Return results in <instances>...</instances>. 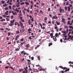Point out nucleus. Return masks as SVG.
I'll list each match as a JSON object with an SVG mask.
<instances>
[{
	"label": "nucleus",
	"instance_id": "64",
	"mask_svg": "<svg viewBox=\"0 0 73 73\" xmlns=\"http://www.w3.org/2000/svg\"><path fill=\"white\" fill-rule=\"evenodd\" d=\"M64 27H65V28H66V29L68 28V26H65Z\"/></svg>",
	"mask_w": 73,
	"mask_h": 73
},
{
	"label": "nucleus",
	"instance_id": "40",
	"mask_svg": "<svg viewBox=\"0 0 73 73\" xmlns=\"http://www.w3.org/2000/svg\"><path fill=\"white\" fill-rule=\"evenodd\" d=\"M23 45V42H22L20 44V46H22Z\"/></svg>",
	"mask_w": 73,
	"mask_h": 73
},
{
	"label": "nucleus",
	"instance_id": "58",
	"mask_svg": "<svg viewBox=\"0 0 73 73\" xmlns=\"http://www.w3.org/2000/svg\"><path fill=\"white\" fill-rule=\"evenodd\" d=\"M6 39L7 40H9V38H8V36H7L6 38Z\"/></svg>",
	"mask_w": 73,
	"mask_h": 73
},
{
	"label": "nucleus",
	"instance_id": "55",
	"mask_svg": "<svg viewBox=\"0 0 73 73\" xmlns=\"http://www.w3.org/2000/svg\"><path fill=\"white\" fill-rule=\"evenodd\" d=\"M24 38H21V41H24Z\"/></svg>",
	"mask_w": 73,
	"mask_h": 73
},
{
	"label": "nucleus",
	"instance_id": "27",
	"mask_svg": "<svg viewBox=\"0 0 73 73\" xmlns=\"http://www.w3.org/2000/svg\"><path fill=\"white\" fill-rule=\"evenodd\" d=\"M16 34H19L20 33V32L19 31H16Z\"/></svg>",
	"mask_w": 73,
	"mask_h": 73
},
{
	"label": "nucleus",
	"instance_id": "17",
	"mask_svg": "<svg viewBox=\"0 0 73 73\" xmlns=\"http://www.w3.org/2000/svg\"><path fill=\"white\" fill-rule=\"evenodd\" d=\"M25 47H26V48H29L30 46L29 44H27L25 45Z\"/></svg>",
	"mask_w": 73,
	"mask_h": 73
},
{
	"label": "nucleus",
	"instance_id": "43",
	"mask_svg": "<svg viewBox=\"0 0 73 73\" xmlns=\"http://www.w3.org/2000/svg\"><path fill=\"white\" fill-rule=\"evenodd\" d=\"M23 14H24V15H25V11H24V10H23Z\"/></svg>",
	"mask_w": 73,
	"mask_h": 73
},
{
	"label": "nucleus",
	"instance_id": "37",
	"mask_svg": "<svg viewBox=\"0 0 73 73\" xmlns=\"http://www.w3.org/2000/svg\"><path fill=\"white\" fill-rule=\"evenodd\" d=\"M6 29L7 30V31H10V29H8V28H6Z\"/></svg>",
	"mask_w": 73,
	"mask_h": 73
},
{
	"label": "nucleus",
	"instance_id": "22",
	"mask_svg": "<svg viewBox=\"0 0 73 73\" xmlns=\"http://www.w3.org/2000/svg\"><path fill=\"white\" fill-rule=\"evenodd\" d=\"M53 45V44L52 43H49L48 44V46H50V45Z\"/></svg>",
	"mask_w": 73,
	"mask_h": 73
},
{
	"label": "nucleus",
	"instance_id": "56",
	"mask_svg": "<svg viewBox=\"0 0 73 73\" xmlns=\"http://www.w3.org/2000/svg\"><path fill=\"white\" fill-rule=\"evenodd\" d=\"M31 59L32 60H33L34 59V57H31Z\"/></svg>",
	"mask_w": 73,
	"mask_h": 73
},
{
	"label": "nucleus",
	"instance_id": "25",
	"mask_svg": "<svg viewBox=\"0 0 73 73\" xmlns=\"http://www.w3.org/2000/svg\"><path fill=\"white\" fill-rule=\"evenodd\" d=\"M6 21H9L10 20V19L9 18H6Z\"/></svg>",
	"mask_w": 73,
	"mask_h": 73
},
{
	"label": "nucleus",
	"instance_id": "42",
	"mask_svg": "<svg viewBox=\"0 0 73 73\" xmlns=\"http://www.w3.org/2000/svg\"><path fill=\"white\" fill-rule=\"evenodd\" d=\"M38 60H40V57L39 56H38Z\"/></svg>",
	"mask_w": 73,
	"mask_h": 73
},
{
	"label": "nucleus",
	"instance_id": "4",
	"mask_svg": "<svg viewBox=\"0 0 73 73\" xmlns=\"http://www.w3.org/2000/svg\"><path fill=\"white\" fill-rule=\"evenodd\" d=\"M59 68H61V69H62L63 70H65V69H68L66 67H62V66H59Z\"/></svg>",
	"mask_w": 73,
	"mask_h": 73
},
{
	"label": "nucleus",
	"instance_id": "7",
	"mask_svg": "<svg viewBox=\"0 0 73 73\" xmlns=\"http://www.w3.org/2000/svg\"><path fill=\"white\" fill-rule=\"evenodd\" d=\"M58 19L57 17L56 16V15H54L53 16V17H52V19Z\"/></svg>",
	"mask_w": 73,
	"mask_h": 73
},
{
	"label": "nucleus",
	"instance_id": "46",
	"mask_svg": "<svg viewBox=\"0 0 73 73\" xmlns=\"http://www.w3.org/2000/svg\"><path fill=\"white\" fill-rule=\"evenodd\" d=\"M53 36V33L50 34V36Z\"/></svg>",
	"mask_w": 73,
	"mask_h": 73
},
{
	"label": "nucleus",
	"instance_id": "52",
	"mask_svg": "<svg viewBox=\"0 0 73 73\" xmlns=\"http://www.w3.org/2000/svg\"><path fill=\"white\" fill-rule=\"evenodd\" d=\"M24 2H22L20 3L21 5H23V4H24Z\"/></svg>",
	"mask_w": 73,
	"mask_h": 73
},
{
	"label": "nucleus",
	"instance_id": "14",
	"mask_svg": "<svg viewBox=\"0 0 73 73\" xmlns=\"http://www.w3.org/2000/svg\"><path fill=\"white\" fill-rule=\"evenodd\" d=\"M15 22V20L13 19V21L12 20L10 21V23H11V24H13L14 23V22Z\"/></svg>",
	"mask_w": 73,
	"mask_h": 73
},
{
	"label": "nucleus",
	"instance_id": "53",
	"mask_svg": "<svg viewBox=\"0 0 73 73\" xmlns=\"http://www.w3.org/2000/svg\"><path fill=\"white\" fill-rule=\"evenodd\" d=\"M67 24H68V25H69V24H70V21H68L67 22Z\"/></svg>",
	"mask_w": 73,
	"mask_h": 73
},
{
	"label": "nucleus",
	"instance_id": "8",
	"mask_svg": "<svg viewBox=\"0 0 73 73\" xmlns=\"http://www.w3.org/2000/svg\"><path fill=\"white\" fill-rule=\"evenodd\" d=\"M29 17H30L31 20V21H32V22H33V21L34 20V19H33V17H32V16H31V15H29Z\"/></svg>",
	"mask_w": 73,
	"mask_h": 73
},
{
	"label": "nucleus",
	"instance_id": "39",
	"mask_svg": "<svg viewBox=\"0 0 73 73\" xmlns=\"http://www.w3.org/2000/svg\"><path fill=\"white\" fill-rule=\"evenodd\" d=\"M27 31L28 32H30V31H31V29L30 28L29 29H28Z\"/></svg>",
	"mask_w": 73,
	"mask_h": 73
},
{
	"label": "nucleus",
	"instance_id": "47",
	"mask_svg": "<svg viewBox=\"0 0 73 73\" xmlns=\"http://www.w3.org/2000/svg\"><path fill=\"white\" fill-rule=\"evenodd\" d=\"M23 70V69H20L19 70V72H22Z\"/></svg>",
	"mask_w": 73,
	"mask_h": 73
},
{
	"label": "nucleus",
	"instance_id": "20",
	"mask_svg": "<svg viewBox=\"0 0 73 73\" xmlns=\"http://www.w3.org/2000/svg\"><path fill=\"white\" fill-rule=\"evenodd\" d=\"M2 24L3 25H7V23L6 22H4L2 23Z\"/></svg>",
	"mask_w": 73,
	"mask_h": 73
},
{
	"label": "nucleus",
	"instance_id": "24",
	"mask_svg": "<svg viewBox=\"0 0 73 73\" xmlns=\"http://www.w3.org/2000/svg\"><path fill=\"white\" fill-rule=\"evenodd\" d=\"M9 26H10L11 27H12V26H13V24L12 23H11L9 24Z\"/></svg>",
	"mask_w": 73,
	"mask_h": 73
},
{
	"label": "nucleus",
	"instance_id": "63",
	"mask_svg": "<svg viewBox=\"0 0 73 73\" xmlns=\"http://www.w3.org/2000/svg\"><path fill=\"white\" fill-rule=\"evenodd\" d=\"M16 6L17 7H19V6H20V5H16Z\"/></svg>",
	"mask_w": 73,
	"mask_h": 73
},
{
	"label": "nucleus",
	"instance_id": "41",
	"mask_svg": "<svg viewBox=\"0 0 73 73\" xmlns=\"http://www.w3.org/2000/svg\"><path fill=\"white\" fill-rule=\"evenodd\" d=\"M21 21H22V22H23V23H24V22H25V21H24V19H22L21 20Z\"/></svg>",
	"mask_w": 73,
	"mask_h": 73
},
{
	"label": "nucleus",
	"instance_id": "5",
	"mask_svg": "<svg viewBox=\"0 0 73 73\" xmlns=\"http://www.w3.org/2000/svg\"><path fill=\"white\" fill-rule=\"evenodd\" d=\"M39 24L40 25V26L41 28H42V29H45V27H42V24H41L40 23H39Z\"/></svg>",
	"mask_w": 73,
	"mask_h": 73
},
{
	"label": "nucleus",
	"instance_id": "13",
	"mask_svg": "<svg viewBox=\"0 0 73 73\" xmlns=\"http://www.w3.org/2000/svg\"><path fill=\"white\" fill-rule=\"evenodd\" d=\"M53 40L54 41H57V38L55 37H53Z\"/></svg>",
	"mask_w": 73,
	"mask_h": 73
},
{
	"label": "nucleus",
	"instance_id": "11",
	"mask_svg": "<svg viewBox=\"0 0 73 73\" xmlns=\"http://www.w3.org/2000/svg\"><path fill=\"white\" fill-rule=\"evenodd\" d=\"M12 13L13 14V15H17V13H16V12H14L13 11H12Z\"/></svg>",
	"mask_w": 73,
	"mask_h": 73
},
{
	"label": "nucleus",
	"instance_id": "30",
	"mask_svg": "<svg viewBox=\"0 0 73 73\" xmlns=\"http://www.w3.org/2000/svg\"><path fill=\"white\" fill-rule=\"evenodd\" d=\"M7 4H5L3 5V7H7Z\"/></svg>",
	"mask_w": 73,
	"mask_h": 73
},
{
	"label": "nucleus",
	"instance_id": "54",
	"mask_svg": "<svg viewBox=\"0 0 73 73\" xmlns=\"http://www.w3.org/2000/svg\"><path fill=\"white\" fill-rule=\"evenodd\" d=\"M63 5L64 6L65 5V2H64L63 3Z\"/></svg>",
	"mask_w": 73,
	"mask_h": 73
},
{
	"label": "nucleus",
	"instance_id": "44",
	"mask_svg": "<svg viewBox=\"0 0 73 73\" xmlns=\"http://www.w3.org/2000/svg\"><path fill=\"white\" fill-rule=\"evenodd\" d=\"M51 21H49L48 22V24H51Z\"/></svg>",
	"mask_w": 73,
	"mask_h": 73
},
{
	"label": "nucleus",
	"instance_id": "18",
	"mask_svg": "<svg viewBox=\"0 0 73 73\" xmlns=\"http://www.w3.org/2000/svg\"><path fill=\"white\" fill-rule=\"evenodd\" d=\"M67 8L68 9V11L69 12V11H70V7H69L68 6Z\"/></svg>",
	"mask_w": 73,
	"mask_h": 73
},
{
	"label": "nucleus",
	"instance_id": "36",
	"mask_svg": "<svg viewBox=\"0 0 73 73\" xmlns=\"http://www.w3.org/2000/svg\"><path fill=\"white\" fill-rule=\"evenodd\" d=\"M9 9H12V7L11 5L9 6Z\"/></svg>",
	"mask_w": 73,
	"mask_h": 73
},
{
	"label": "nucleus",
	"instance_id": "26",
	"mask_svg": "<svg viewBox=\"0 0 73 73\" xmlns=\"http://www.w3.org/2000/svg\"><path fill=\"white\" fill-rule=\"evenodd\" d=\"M0 21H5V19H2Z\"/></svg>",
	"mask_w": 73,
	"mask_h": 73
},
{
	"label": "nucleus",
	"instance_id": "57",
	"mask_svg": "<svg viewBox=\"0 0 73 73\" xmlns=\"http://www.w3.org/2000/svg\"><path fill=\"white\" fill-rule=\"evenodd\" d=\"M50 8H49L48 9V12H49V11H50Z\"/></svg>",
	"mask_w": 73,
	"mask_h": 73
},
{
	"label": "nucleus",
	"instance_id": "21",
	"mask_svg": "<svg viewBox=\"0 0 73 73\" xmlns=\"http://www.w3.org/2000/svg\"><path fill=\"white\" fill-rule=\"evenodd\" d=\"M1 3L2 4H5V1H1Z\"/></svg>",
	"mask_w": 73,
	"mask_h": 73
},
{
	"label": "nucleus",
	"instance_id": "33",
	"mask_svg": "<svg viewBox=\"0 0 73 73\" xmlns=\"http://www.w3.org/2000/svg\"><path fill=\"white\" fill-rule=\"evenodd\" d=\"M65 21V19H64V17L62 19V22H64Z\"/></svg>",
	"mask_w": 73,
	"mask_h": 73
},
{
	"label": "nucleus",
	"instance_id": "1",
	"mask_svg": "<svg viewBox=\"0 0 73 73\" xmlns=\"http://www.w3.org/2000/svg\"><path fill=\"white\" fill-rule=\"evenodd\" d=\"M24 69H25V70L23 71V73H27L28 72V67L27 66L26 67V68H24Z\"/></svg>",
	"mask_w": 73,
	"mask_h": 73
},
{
	"label": "nucleus",
	"instance_id": "28",
	"mask_svg": "<svg viewBox=\"0 0 73 73\" xmlns=\"http://www.w3.org/2000/svg\"><path fill=\"white\" fill-rule=\"evenodd\" d=\"M40 13H41V14H42V15H43V11L42 10H40Z\"/></svg>",
	"mask_w": 73,
	"mask_h": 73
},
{
	"label": "nucleus",
	"instance_id": "61",
	"mask_svg": "<svg viewBox=\"0 0 73 73\" xmlns=\"http://www.w3.org/2000/svg\"><path fill=\"white\" fill-rule=\"evenodd\" d=\"M11 19H13V15H11Z\"/></svg>",
	"mask_w": 73,
	"mask_h": 73
},
{
	"label": "nucleus",
	"instance_id": "9",
	"mask_svg": "<svg viewBox=\"0 0 73 73\" xmlns=\"http://www.w3.org/2000/svg\"><path fill=\"white\" fill-rule=\"evenodd\" d=\"M21 54H23L24 55H25V54H26V52H25V51H24V50H23L21 52Z\"/></svg>",
	"mask_w": 73,
	"mask_h": 73
},
{
	"label": "nucleus",
	"instance_id": "29",
	"mask_svg": "<svg viewBox=\"0 0 73 73\" xmlns=\"http://www.w3.org/2000/svg\"><path fill=\"white\" fill-rule=\"evenodd\" d=\"M39 46H40V45H38V46H36L35 48V49H37V48H38V47H39Z\"/></svg>",
	"mask_w": 73,
	"mask_h": 73
},
{
	"label": "nucleus",
	"instance_id": "45",
	"mask_svg": "<svg viewBox=\"0 0 73 73\" xmlns=\"http://www.w3.org/2000/svg\"><path fill=\"white\" fill-rule=\"evenodd\" d=\"M64 9H65V11H66V10L67 9V7H66V6L65 7Z\"/></svg>",
	"mask_w": 73,
	"mask_h": 73
},
{
	"label": "nucleus",
	"instance_id": "62",
	"mask_svg": "<svg viewBox=\"0 0 73 73\" xmlns=\"http://www.w3.org/2000/svg\"><path fill=\"white\" fill-rule=\"evenodd\" d=\"M60 41L61 42H62V39H60Z\"/></svg>",
	"mask_w": 73,
	"mask_h": 73
},
{
	"label": "nucleus",
	"instance_id": "60",
	"mask_svg": "<svg viewBox=\"0 0 73 73\" xmlns=\"http://www.w3.org/2000/svg\"><path fill=\"white\" fill-rule=\"evenodd\" d=\"M69 6H68V7H72V5H71L70 4H69Z\"/></svg>",
	"mask_w": 73,
	"mask_h": 73
},
{
	"label": "nucleus",
	"instance_id": "31",
	"mask_svg": "<svg viewBox=\"0 0 73 73\" xmlns=\"http://www.w3.org/2000/svg\"><path fill=\"white\" fill-rule=\"evenodd\" d=\"M29 40H32V39H33V38H32L31 36H30L29 38Z\"/></svg>",
	"mask_w": 73,
	"mask_h": 73
},
{
	"label": "nucleus",
	"instance_id": "10",
	"mask_svg": "<svg viewBox=\"0 0 73 73\" xmlns=\"http://www.w3.org/2000/svg\"><path fill=\"white\" fill-rule=\"evenodd\" d=\"M27 61H28V62H28V64L29 65H31V62L30 60L27 59Z\"/></svg>",
	"mask_w": 73,
	"mask_h": 73
},
{
	"label": "nucleus",
	"instance_id": "23",
	"mask_svg": "<svg viewBox=\"0 0 73 73\" xmlns=\"http://www.w3.org/2000/svg\"><path fill=\"white\" fill-rule=\"evenodd\" d=\"M40 71H44L45 70V69H43V68H41L40 69Z\"/></svg>",
	"mask_w": 73,
	"mask_h": 73
},
{
	"label": "nucleus",
	"instance_id": "50",
	"mask_svg": "<svg viewBox=\"0 0 73 73\" xmlns=\"http://www.w3.org/2000/svg\"><path fill=\"white\" fill-rule=\"evenodd\" d=\"M69 5V2L67 1V2H66V5Z\"/></svg>",
	"mask_w": 73,
	"mask_h": 73
},
{
	"label": "nucleus",
	"instance_id": "12",
	"mask_svg": "<svg viewBox=\"0 0 73 73\" xmlns=\"http://www.w3.org/2000/svg\"><path fill=\"white\" fill-rule=\"evenodd\" d=\"M20 36H19V35H17L15 37V40L16 41H17V38H18Z\"/></svg>",
	"mask_w": 73,
	"mask_h": 73
},
{
	"label": "nucleus",
	"instance_id": "35",
	"mask_svg": "<svg viewBox=\"0 0 73 73\" xmlns=\"http://www.w3.org/2000/svg\"><path fill=\"white\" fill-rule=\"evenodd\" d=\"M25 3L26 5H29V3L27 2H25Z\"/></svg>",
	"mask_w": 73,
	"mask_h": 73
},
{
	"label": "nucleus",
	"instance_id": "49",
	"mask_svg": "<svg viewBox=\"0 0 73 73\" xmlns=\"http://www.w3.org/2000/svg\"><path fill=\"white\" fill-rule=\"evenodd\" d=\"M48 19V18L46 17H45V18L44 19V20H45V21H46V20H47V19Z\"/></svg>",
	"mask_w": 73,
	"mask_h": 73
},
{
	"label": "nucleus",
	"instance_id": "51",
	"mask_svg": "<svg viewBox=\"0 0 73 73\" xmlns=\"http://www.w3.org/2000/svg\"><path fill=\"white\" fill-rule=\"evenodd\" d=\"M73 27H72V26H69V28H70L71 29Z\"/></svg>",
	"mask_w": 73,
	"mask_h": 73
},
{
	"label": "nucleus",
	"instance_id": "6",
	"mask_svg": "<svg viewBox=\"0 0 73 73\" xmlns=\"http://www.w3.org/2000/svg\"><path fill=\"white\" fill-rule=\"evenodd\" d=\"M59 11L60 12V13H61V12H64V10L63 9H62L61 8H60L59 9Z\"/></svg>",
	"mask_w": 73,
	"mask_h": 73
},
{
	"label": "nucleus",
	"instance_id": "16",
	"mask_svg": "<svg viewBox=\"0 0 73 73\" xmlns=\"http://www.w3.org/2000/svg\"><path fill=\"white\" fill-rule=\"evenodd\" d=\"M24 24H22V25H21L20 26L21 27H22L23 29H24V26L23 25Z\"/></svg>",
	"mask_w": 73,
	"mask_h": 73
},
{
	"label": "nucleus",
	"instance_id": "3",
	"mask_svg": "<svg viewBox=\"0 0 73 73\" xmlns=\"http://www.w3.org/2000/svg\"><path fill=\"white\" fill-rule=\"evenodd\" d=\"M28 23L29 25H31L32 26H31V27H32V28H33V24H31V23H32V22H31V20H29L28 21Z\"/></svg>",
	"mask_w": 73,
	"mask_h": 73
},
{
	"label": "nucleus",
	"instance_id": "38",
	"mask_svg": "<svg viewBox=\"0 0 73 73\" xmlns=\"http://www.w3.org/2000/svg\"><path fill=\"white\" fill-rule=\"evenodd\" d=\"M19 23L20 25H22V24H23V23H22V22H21V21H20L19 22Z\"/></svg>",
	"mask_w": 73,
	"mask_h": 73
},
{
	"label": "nucleus",
	"instance_id": "48",
	"mask_svg": "<svg viewBox=\"0 0 73 73\" xmlns=\"http://www.w3.org/2000/svg\"><path fill=\"white\" fill-rule=\"evenodd\" d=\"M5 10H8V7H6L5 8Z\"/></svg>",
	"mask_w": 73,
	"mask_h": 73
},
{
	"label": "nucleus",
	"instance_id": "34",
	"mask_svg": "<svg viewBox=\"0 0 73 73\" xmlns=\"http://www.w3.org/2000/svg\"><path fill=\"white\" fill-rule=\"evenodd\" d=\"M55 35H56V37H57V36H58V33H56L55 34Z\"/></svg>",
	"mask_w": 73,
	"mask_h": 73
},
{
	"label": "nucleus",
	"instance_id": "2",
	"mask_svg": "<svg viewBox=\"0 0 73 73\" xmlns=\"http://www.w3.org/2000/svg\"><path fill=\"white\" fill-rule=\"evenodd\" d=\"M66 70L64 71L63 70H62L61 72V73H64V72H68V71H69V70H70V68H67V69H66Z\"/></svg>",
	"mask_w": 73,
	"mask_h": 73
},
{
	"label": "nucleus",
	"instance_id": "32",
	"mask_svg": "<svg viewBox=\"0 0 73 73\" xmlns=\"http://www.w3.org/2000/svg\"><path fill=\"white\" fill-rule=\"evenodd\" d=\"M7 33L8 34V36H10V35H11V33H10V32H8Z\"/></svg>",
	"mask_w": 73,
	"mask_h": 73
},
{
	"label": "nucleus",
	"instance_id": "15",
	"mask_svg": "<svg viewBox=\"0 0 73 73\" xmlns=\"http://www.w3.org/2000/svg\"><path fill=\"white\" fill-rule=\"evenodd\" d=\"M20 49V47H19L18 48H16L15 50L16 51H19V50H20V49Z\"/></svg>",
	"mask_w": 73,
	"mask_h": 73
},
{
	"label": "nucleus",
	"instance_id": "59",
	"mask_svg": "<svg viewBox=\"0 0 73 73\" xmlns=\"http://www.w3.org/2000/svg\"><path fill=\"white\" fill-rule=\"evenodd\" d=\"M26 11L27 12H29V10L28 9H26Z\"/></svg>",
	"mask_w": 73,
	"mask_h": 73
},
{
	"label": "nucleus",
	"instance_id": "19",
	"mask_svg": "<svg viewBox=\"0 0 73 73\" xmlns=\"http://www.w3.org/2000/svg\"><path fill=\"white\" fill-rule=\"evenodd\" d=\"M56 24H57V25H59L60 24V22H57V21H56Z\"/></svg>",
	"mask_w": 73,
	"mask_h": 73
}]
</instances>
